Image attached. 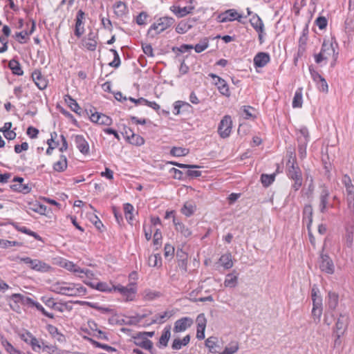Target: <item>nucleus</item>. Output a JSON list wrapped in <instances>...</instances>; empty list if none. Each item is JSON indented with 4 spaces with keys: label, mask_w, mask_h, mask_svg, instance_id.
<instances>
[{
    "label": "nucleus",
    "mask_w": 354,
    "mask_h": 354,
    "mask_svg": "<svg viewBox=\"0 0 354 354\" xmlns=\"http://www.w3.org/2000/svg\"><path fill=\"white\" fill-rule=\"evenodd\" d=\"M287 176L288 177L294 180L292 189L295 191L299 190L302 185V172L298 166L293 153H290L289 159L286 163Z\"/></svg>",
    "instance_id": "f257e3e1"
},
{
    "label": "nucleus",
    "mask_w": 354,
    "mask_h": 354,
    "mask_svg": "<svg viewBox=\"0 0 354 354\" xmlns=\"http://www.w3.org/2000/svg\"><path fill=\"white\" fill-rule=\"evenodd\" d=\"M174 22L175 20L172 17H160L150 26L147 31V35L151 38H153L158 34L161 33L164 30L171 27L174 24Z\"/></svg>",
    "instance_id": "f03ea898"
},
{
    "label": "nucleus",
    "mask_w": 354,
    "mask_h": 354,
    "mask_svg": "<svg viewBox=\"0 0 354 354\" xmlns=\"http://www.w3.org/2000/svg\"><path fill=\"white\" fill-rule=\"evenodd\" d=\"M330 56H333L335 59H336L337 53H335L332 41L324 40L322 44L321 52L315 56V62L319 64L324 60H327Z\"/></svg>",
    "instance_id": "7ed1b4c3"
},
{
    "label": "nucleus",
    "mask_w": 354,
    "mask_h": 354,
    "mask_svg": "<svg viewBox=\"0 0 354 354\" xmlns=\"http://www.w3.org/2000/svg\"><path fill=\"white\" fill-rule=\"evenodd\" d=\"M324 248L319 254V269L328 274H332L335 272V266L331 258L326 254L324 253Z\"/></svg>",
    "instance_id": "20e7f679"
},
{
    "label": "nucleus",
    "mask_w": 354,
    "mask_h": 354,
    "mask_svg": "<svg viewBox=\"0 0 354 354\" xmlns=\"http://www.w3.org/2000/svg\"><path fill=\"white\" fill-rule=\"evenodd\" d=\"M82 287L75 288L74 286H67L66 283H57L55 284V292L67 296H75L83 290Z\"/></svg>",
    "instance_id": "39448f33"
},
{
    "label": "nucleus",
    "mask_w": 354,
    "mask_h": 354,
    "mask_svg": "<svg viewBox=\"0 0 354 354\" xmlns=\"http://www.w3.org/2000/svg\"><path fill=\"white\" fill-rule=\"evenodd\" d=\"M232 121L231 117L225 115L220 122L218 128V133L222 138H227L232 130Z\"/></svg>",
    "instance_id": "423d86ee"
},
{
    "label": "nucleus",
    "mask_w": 354,
    "mask_h": 354,
    "mask_svg": "<svg viewBox=\"0 0 354 354\" xmlns=\"http://www.w3.org/2000/svg\"><path fill=\"white\" fill-rule=\"evenodd\" d=\"M348 323V315L346 313H341L336 322L334 333L338 334V336H342V335H344V332L347 329Z\"/></svg>",
    "instance_id": "0eeeda50"
},
{
    "label": "nucleus",
    "mask_w": 354,
    "mask_h": 354,
    "mask_svg": "<svg viewBox=\"0 0 354 354\" xmlns=\"http://www.w3.org/2000/svg\"><path fill=\"white\" fill-rule=\"evenodd\" d=\"M193 324V319L188 317H182L174 323V332L180 333L185 331Z\"/></svg>",
    "instance_id": "6e6552de"
},
{
    "label": "nucleus",
    "mask_w": 354,
    "mask_h": 354,
    "mask_svg": "<svg viewBox=\"0 0 354 354\" xmlns=\"http://www.w3.org/2000/svg\"><path fill=\"white\" fill-rule=\"evenodd\" d=\"M214 80H215V85L217 86L219 92L227 97H229L230 95V92L229 90V86L226 82L222 79L221 77H218V75L210 73L209 75Z\"/></svg>",
    "instance_id": "1a4fd4ad"
},
{
    "label": "nucleus",
    "mask_w": 354,
    "mask_h": 354,
    "mask_svg": "<svg viewBox=\"0 0 354 354\" xmlns=\"http://www.w3.org/2000/svg\"><path fill=\"white\" fill-rule=\"evenodd\" d=\"M24 180V178L21 177H15L13 178V182H15L16 184L10 185V188L13 191H17L23 194L30 193L32 187L29 184H23Z\"/></svg>",
    "instance_id": "9d476101"
},
{
    "label": "nucleus",
    "mask_w": 354,
    "mask_h": 354,
    "mask_svg": "<svg viewBox=\"0 0 354 354\" xmlns=\"http://www.w3.org/2000/svg\"><path fill=\"white\" fill-rule=\"evenodd\" d=\"M134 343L136 345L140 346L142 348L148 350L151 354H153V342L148 338L143 337L139 333L133 337Z\"/></svg>",
    "instance_id": "9b49d317"
},
{
    "label": "nucleus",
    "mask_w": 354,
    "mask_h": 354,
    "mask_svg": "<svg viewBox=\"0 0 354 354\" xmlns=\"http://www.w3.org/2000/svg\"><path fill=\"white\" fill-rule=\"evenodd\" d=\"M75 142L77 148L84 155H86L89 153V146L87 141L85 140L83 136L77 135L75 137Z\"/></svg>",
    "instance_id": "f8f14e48"
},
{
    "label": "nucleus",
    "mask_w": 354,
    "mask_h": 354,
    "mask_svg": "<svg viewBox=\"0 0 354 354\" xmlns=\"http://www.w3.org/2000/svg\"><path fill=\"white\" fill-rule=\"evenodd\" d=\"M32 77L33 81L37 87L43 90L46 88L48 82L44 77L41 75V71L36 70L32 73Z\"/></svg>",
    "instance_id": "ddd939ff"
},
{
    "label": "nucleus",
    "mask_w": 354,
    "mask_h": 354,
    "mask_svg": "<svg viewBox=\"0 0 354 354\" xmlns=\"http://www.w3.org/2000/svg\"><path fill=\"white\" fill-rule=\"evenodd\" d=\"M270 62V55L267 53H258L254 57V64L257 67H263Z\"/></svg>",
    "instance_id": "4468645a"
},
{
    "label": "nucleus",
    "mask_w": 354,
    "mask_h": 354,
    "mask_svg": "<svg viewBox=\"0 0 354 354\" xmlns=\"http://www.w3.org/2000/svg\"><path fill=\"white\" fill-rule=\"evenodd\" d=\"M147 315H148V314L145 313V314H142V315L136 314L134 316H126L125 317L126 319H122V322L124 324L129 325V326L137 325L138 323L140 322V321L142 319H143L144 318L147 317Z\"/></svg>",
    "instance_id": "2eb2a0df"
},
{
    "label": "nucleus",
    "mask_w": 354,
    "mask_h": 354,
    "mask_svg": "<svg viewBox=\"0 0 354 354\" xmlns=\"http://www.w3.org/2000/svg\"><path fill=\"white\" fill-rule=\"evenodd\" d=\"M194 9L192 6H185L181 8L180 6H173L170 8V10L178 17H183L187 14L190 13Z\"/></svg>",
    "instance_id": "dca6fc26"
},
{
    "label": "nucleus",
    "mask_w": 354,
    "mask_h": 354,
    "mask_svg": "<svg viewBox=\"0 0 354 354\" xmlns=\"http://www.w3.org/2000/svg\"><path fill=\"white\" fill-rule=\"evenodd\" d=\"M173 222L177 232H179L185 237H189L191 236L192 231L183 223L179 222L176 218H174Z\"/></svg>",
    "instance_id": "f3484780"
},
{
    "label": "nucleus",
    "mask_w": 354,
    "mask_h": 354,
    "mask_svg": "<svg viewBox=\"0 0 354 354\" xmlns=\"http://www.w3.org/2000/svg\"><path fill=\"white\" fill-rule=\"evenodd\" d=\"M30 268L37 271L48 272L50 270V266L38 259H32Z\"/></svg>",
    "instance_id": "a211bd4d"
},
{
    "label": "nucleus",
    "mask_w": 354,
    "mask_h": 354,
    "mask_svg": "<svg viewBox=\"0 0 354 354\" xmlns=\"http://www.w3.org/2000/svg\"><path fill=\"white\" fill-rule=\"evenodd\" d=\"M173 315L174 313L172 310H166L162 313L157 314L154 316L150 324H156L157 322L160 324L164 323L167 319L173 316Z\"/></svg>",
    "instance_id": "6ab92c4d"
},
{
    "label": "nucleus",
    "mask_w": 354,
    "mask_h": 354,
    "mask_svg": "<svg viewBox=\"0 0 354 354\" xmlns=\"http://www.w3.org/2000/svg\"><path fill=\"white\" fill-rule=\"evenodd\" d=\"M328 197L329 192L326 188L323 189L319 196V209L322 213L326 212Z\"/></svg>",
    "instance_id": "aec40b11"
},
{
    "label": "nucleus",
    "mask_w": 354,
    "mask_h": 354,
    "mask_svg": "<svg viewBox=\"0 0 354 354\" xmlns=\"http://www.w3.org/2000/svg\"><path fill=\"white\" fill-rule=\"evenodd\" d=\"M196 209V203L194 201H189L185 203L181 209V212L186 216H190L195 212Z\"/></svg>",
    "instance_id": "412c9836"
},
{
    "label": "nucleus",
    "mask_w": 354,
    "mask_h": 354,
    "mask_svg": "<svg viewBox=\"0 0 354 354\" xmlns=\"http://www.w3.org/2000/svg\"><path fill=\"white\" fill-rule=\"evenodd\" d=\"M342 183L346 188V196L354 194V185L348 175L345 174L343 176Z\"/></svg>",
    "instance_id": "4be33fe9"
},
{
    "label": "nucleus",
    "mask_w": 354,
    "mask_h": 354,
    "mask_svg": "<svg viewBox=\"0 0 354 354\" xmlns=\"http://www.w3.org/2000/svg\"><path fill=\"white\" fill-rule=\"evenodd\" d=\"M170 337H171V326H167L164 328L162 333L159 339L158 346L159 347H160V346H167V344H168V341L170 339Z\"/></svg>",
    "instance_id": "5701e85b"
},
{
    "label": "nucleus",
    "mask_w": 354,
    "mask_h": 354,
    "mask_svg": "<svg viewBox=\"0 0 354 354\" xmlns=\"http://www.w3.org/2000/svg\"><path fill=\"white\" fill-rule=\"evenodd\" d=\"M190 341V335H187L183 339L176 338L174 340L171 348L174 350H180L183 346H187Z\"/></svg>",
    "instance_id": "b1692460"
},
{
    "label": "nucleus",
    "mask_w": 354,
    "mask_h": 354,
    "mask_svg": "<svg viewBox=\"0 0 354 354\" xmlns=\"http://www.w3.org/2000/svg\"><path fill=\"white\" fill-rule=\"evenodd\" d=\"M237 15L238 12H236L234 10L231 9L221 14L218 17L220 19V21L223 23L234 20Z\"/></svg>",
    "instance_id": "393cba45"
},
{
    "label": "nucleus",
    "mask_w": 354,
    "mask_h": 354,
    "mask_svg": "<svg viewBox=\"0 0 354 354\" xmlns=\"http://www.w3.org/2000/svg\"><path fill=\"white\" fill-rule=\"evenodd\" d=\"M219 262L225 269L231 268L233 266L231 253L227 252L223 254L219 259Z\"/></svg>",
    "instance_id": "a878e982"
},
{
    "label": "nucleus",
    "mask_w": 354,
    "mask_h": 354,
    "mask_svg": "<svg viewBox=\"0 0 354 354\" xmlns=\"http://www.w3.org/2000/svg\"><path fill=\"white\" fill-rule=\"evenodd\" d=\"M252 26L256 31H264V24L261 19L257 15H254L250 20Z\"/></svg>",
    "instance_id": "bb28decb"
},
{
    "label": "nucleus",
    "mask_w": 354,
    "mask_h": 354,
    "mask_svg": "<svg viewBox=\"0 0 354 354\" xmlns=\"http://www.w3.org/2000/svg\"><path fill=\"white\" fill-rule=\"evenodd\" d=\"M127 6L125 3L118 1L114 5V12L118 17H122L127 12Z\"/></svg>",
    "instance_id": "cd10ccee"
},
{
    "label": "nucleus",
    "mask_w": 354,
    "mask_h": 354,
    "mask_svg": "<svg viewBox=\"0 0 354 354\" xmlns=\"http://www.w3.org/2000/svg\"><path fill=\"white\" fill-rule=\"evenodd\" d=\"M328 305L330 310H335L338 304L339 295L335 292H329L328 295Z\"/></svg>",
    "instance_id": "c85d7f7f"
},
{
    "label": "nucleus",
    "mask_w": 354,
    "mask_h": 354,
    "mask_svg": "<svg viewBox=\"0 0 354 354\" xmlns=\"http://www.w3.org/2000/svg\"><path fill=\"white\" fill-rule=\"evenodd\" d=\"M114 290L119 291L124 296H127L129 298L131 295L136 292V289L133 287H124L122 286H117L113 287Z\"/></svg>",
    "instance_id": "c756f323"
},
{
    "label": "nucleus",
    "mask_w": 354,
    "mask_h": 354,
    "mask_svg": "<svg viewBox=\"0 0 354 354\" xmlns=\"http://www.w3.org/2000/svg\"><path fill=\"white\" fill-rule=\"evenodd\" d=\"M303 100H302V88H299L293 97L292 100V107L293 108H301L302 106Z\"/></svg>",
    "instance_id": "7c9ffc66"
},
{
    "label": "nucleus",
    "mask_w": 354,
    "mask_h": 354,
    "mask_svg": "<svg viewBox=\"0 0 354 354\" xmlns=\"http://www.w3.org/2000/svg\"><path fill=\"white\" fill-rule=\"evenodd\" d=\"M90 286L101 292H111L114 287L113 285H109L105 282H98L96 284L91 283Z\"/></svg>",
    "instance_id": "2f4dec72"
},
{
    "label": "nucleus",
    "mask_w": 354,
    "mask_h": 354,
    "mask_svg": "<svg viewBox=\"0 0 354 354\" xmlns=\"http://www.w3.org/2000/svg\"><path fill=\"white\" fill-rule=\"evenodd\" d=\"M64 100L73 111L75 112L79 115L80 114V113L78 111L80 110L81 109L77 103V102L73 98H72L71 96H70L69 95H65Z\"/></svg>",
    "instance_id": "473e14b6"
},
{
    "label": "nucleus",
    "mask_w": 354,
    "mask_h": 354,
    "mask_svg": "<svg viewBox=\"0 0 354 354\" xmlns=\"http://www.w3.org/2000/svg\"><path fill=\"white\" fill-rule=\"evenodd\" d=\"M65 267L68 270H69L71 271H73L74 272H76V273H79V272L80 273H84L87 277H88L90 274H92L91 271H90L88 270H82L80 268L77 267V266L73 264L72 262L66 263Z\"/></svg>",
    "instance_id": "72a5a7b5"
},
{
    "label": "nucleus",
    "mask_w": 354,
    "mask_h": 354,
    "mask_svg": "<svg viewBox=\"0 0 354 354\" xmlns=\"http://www.w3.org/2000/svg\"><path fill=\"white\" fill-rule=\"evenodd\" d=\"M238 277L233 274H228L224 281L225 287L234 288L237 285Z\"/></svg>",
    "instance_id": "f704fd0d"
},
{
    "label": "nucleus",
    "mask_w": 354,
    "mask_h": 354,
    "mask_svg": "<svg viewBox=\"0 0 354 354\" xmlns=\"http://www.w3.org/2000/svg\"><path fill=\"white\" fill-rule=\"evenodd\" d=\"M67 167V160L66 156H62L59 160L54 164L53 168L57 171H63Z\"/></svg>",
    "instance_id": "c9c22d12"
},
{
    "label": "nucleus",
    "mask_w": 354,
    "mask_h": 354,
    "mask_svg": "<svg viewBox=\"0 0 354 354\" xmlns=\"http://www.w3.org/2000/svg\"><path fill=\"white\" fill-rule=\"evenodd\" d=\"M8 66L14 74L17 75H23L24 72L20 66L19 63L15 59L10 60Z\"/></svg>",
    "instance_id": "e433bc0d"
},
{
    "label": "nucleus",
    "mask_w": 354,
    "mask_h": 354,
    "mask_svg": "<svg viewBox=\"0 0 354 354\" xmlns=\"http://www.w3.org/2000/svg\"><path fill=\"white\" fill-rule=\"evenodd\" d=\"M134 210L133 206L127 203L124 205V212L127 221L131 223L133 221V211Z\"/></svg>",
    "instance_id": "4c0bfd02"
},
{
    "label": "nucleus",
    "mask_w": 354,
    "mask_h": 354,
    "mask_svg": "<svg viewBox=\"0 0 354 354\" xmlns=\"http://www.w3.org/2000/svg\"><path fill=\"white\" fill-rule=\"evenodd\" d=\"M128 141L136 146H141L145 143L144 138L138 134L132 133Z\"/></svg>",
    "instance_id": "58836bf2"
},
{
    "label": "nucleus",
    "mask_w": 354,
    "mask_h": 354,
    "mask_svg": "<svg viewBox=\"0 0 354 354\" xmlns=\"http://www.w3.org/2000/svg\"><path fill=\"white\" fill-rule=\"evenodd\" d=\"M238 350L239 343L237 342H232L220 354H234Z\"/></svg>",
    "instance_id": "ea45409f"
},
{
    "label": "nucleus",
    "mask_w": 354,
    "mask_h": 354,
    "mask_svg": "<svg viewBox=\"0 0 354 354\" xmlns=\"http://www.w3.org/2000/svg\"><path fill=\"white\" fill-rule=\"evenodd\" d=\"M188 153L189 149L176 147H174L170 151L171 155L177 157L185 156L188 154Z\"/></svg>",
    "instance_id": "a19ab883"
},
{
    "label": "nucleus",
    "mask_w": 354,
    "mask_h": 354,
    "mask_svg": "<svg viewBox=\"0 0 354 354\" xmlns=\"http://www.w3.org/2000/svg\"><path fill=\"white\" fill-rule=\"evenodd\" d=\"M30 207H29L30 209L32 211L39 213L40 214H45L46 211V206L44 205H41L39 203H35L32 204H30Z\"/></svg>",
    "instance_id": "79ce46f5"
},
{
    "label": "nucleus",
    "mask_w": 354,
    "mask_h": 354,
    "mask_svg": "<svg viewBox=\"0 0 354 354\" xmlns=\"http://www.w3.org/2000/svg\"><path fill=\"white\" fill-rule=\"evenodd\" d=\"M304 217L308 218V224L307 225L308 230H309V225L313 222V207L310 205H306L304 208Z\"/></svg>",
    "instance_id": "37998d69"
},
{
    "label": "nucleus",
    "mask_w": 354,
    "mask_h": 354,
    "mask_svg": "<svg viewBox=\"0 0 354 354\" xmlns=\"http://www.w3.org/2000/svg\"><path fill=\"white\" fill-rule=\"evenodd\" d=\"M274 174L270 175L263 174L261 176V180L264 186L268 187L273 183V181L274 180Z\"/></svg>",
    "instance_id": "c03bdc74"
},
{
    "label": "nucleus",
    "mask_w": 354,
    "mask_h": 354,
    "mask_svg": "<svg viewBox=\"0 0 354 354\" xmlns=\"http://www.w3.org/2000/svg\"><path fill=\"white\" fill-rule=\"evenodd\" d=\"M97 41L93 39H86L83 40L84 46L88 50L94 51L96 49Z\"/></svg>",
    "instance_id": "a18cd8bd"
},
{
    "label": "nucleus",
    "mask_w": 354,
    "mask_h": 354,
    "mask_svg": "<svg viewBox=\"0 0 354 354\" xmlns=\"http://www.w3.org/2000/svg\"><path fill=\"white\" fill-rule=\"evenodd\" d=\"M205 346L209 348V352L212 353H216L215 347L216 346V338L210 337L205 340Z\"/></svg>",
    "instance_id": "49530a36"
},
{
    "label": "nucleus",
    "mask_w": 354,
    "mask_h": 354,
    "mask_svg": "<svg viewBox=\"0 0 354 354\" xmlns=\"http://www.w3.org/2000/svg\"><path fill=\"white\" fill-rule=\"evenodd\" d=\"M208 46L209 41L207 38H204L201 41L199 44H197L195 46H194V48L196 53H200L207 48Z\"/></svg>",
    "instance_id": "de8ad7c7"
},
{
    "label": "nucleus",
    "mask_w": 354,
    "mask_h": 354,
    "mask_svg": "<svg viewBox=\"0 0 354 354\" xmlns=\"http://www.w3.org/2000/svg\"><path fill=\"white\" fill-rule=\"evenodd\" d=\"M2 346L6 349V351L9 353L10 354H20V352L17 350H16L13 346L8 342L6 339H3L2 342Z\"/></svg>",
    "instance_id": "09e8293b"
},
{
    "label": "nucleus",
    "mask_w": 354,
    "mask_h": 354,
    "mask_svg": "<svg viewBox=\"0 0 354 354\" xmlns=\"http://www.w3.org/2000/svg\"><path fill=\"white\" fill-rule=\"evenodd\" d=\"M110 51L113 53L114 58L113 60L109 63V66L115 68L119 67L120 65V58L119 56V54L118 53L117 50L115 49H110Z\"/></svg>",
    "instance_id": "8fccbe9b"
},
{
    "label": "nucleus",
    "mask_w": 354,
    "mask_h": 354,
    "mask_svg": "<svg viewBox=\"0 0 354 354\" xmlns=\"http://www.w3.org/2000/svg\"><path fill=\"white\" fill-rule=\"evenodd\" d=\"M149 15L146 12H141L136 19V24L139 26H143L146 24L147 19L148 18Z\"/></svg>",
    "instance_id": "3c124183"
},
{
    "label": "nucleus",
    "mask_w": 354,
    "mask_h": 354,
    "mask_svg": "<svg viewBox=\"0 0 354 354\" xmlns=\"http://www.w3.org/2000/svg\"><path fill=\"white\" fill-rule=\"evenodd\" d=\"M197 328H205L207 319L204 313L199 314L196 317Z\"/></svg>",
    "instance_id": "603ef678"
},
{
    "label": "nucleus",
    "mask_w": 354,
    "mask_h": 354,
    "mask_svg": "<svg viewBox=\"0 0 354 354\" xmlns=\"http://www.w3.org/2000/svg\"><path fill=\"white\" fill-rule=\"evenodd\" d=\"M149 265L156 267L161 265V259L157 254L151 255L149 257Z\"/></svg>",
    "instance_id": "864d4df0"
},
{
    "label": "nucleus",
    "mask_w": 354,
    "mask_h": 354,
    "mask_svg": "<svg viewBox=\"0 0 354 354\" xmlns=\"http://www.w3.org/2000/svg\"><path fill=\"white\" fill-rule=\"evenodd\" d=\"M194 46L191 44H183L180 47H173L172 51L173 52H179V53H185L188 51L189 50L193 49Z\"/></svg>",
    "instance_id": "5fc2aeb1"
},
{
    "label": "nucleus",
    "mask_w": 354,
    "mask_h": 354,
    "mask_svg": "<svg viewBox=\"0 0 354 354\" xmlns=\"http://www.w3.org/2000/svg\"><path fill=\"white\" fill-rule=\"evenodd\" d=\"M41 301L49 308H56V302L52 297H42Z\"/></svg>",
    "instance_id": "6e6d98bb"
},
{
    "label": "nucleus",
    "mask_w": 354,
    "mask_h": 354,
    "mask_svg": "<svg viewBox=\"0 0 354 354\" xmlns=\"http://www.w3.org/2000/svg\"><path fill=\"white\" fill-rule=\"evenodd\" d=\"M41 350L44 352L48 353L50 354H54L57 351V348L53 345H46L44 342H41Z\"/></svg>",
    "instance_id": "4d7b16f0"
},
{
    "label": "nucleus",
    "mask_w": 354,
    "mask_h": 354,
    "mask_svg": "<svg viewBox=\"0 0 354 354\" xmlns=\"http://www.w3.org/2000/svg\"><path fill=\"white\" fill-rule=\"evenodd\" d=\"M20 337L23 341H24L28 344H30L31 341H35V337L29 332H25L24 333H21L20 335Z\"/></svg>",
    "instance_id": "13d9d810"
},
{
    "label": "nucleus",
    "mask_w": 354,
    "mask_h": 354,
    "mask_svg": "<svg viewBox=\"0 0 354 354\" xmlns=\"http://www.w3.org/2000/svg\"><path fill=\"white\" fill-rule=\"evenodd\" d=\"M316 25L319 29L323 30L327 26V19L325 17H319L315 21Z\"/></svg>",
    "instance_id": "bf43d9fd"
},
{
    "label": "nucleus",
    "mask_w": 354,
    "mask_h": 354,
    "mask_svg": "<svg viewBox=\"0 0 354 354\" xmlns=\"http://www.w3.org/2000/svg\"><path fill=\"white\" fill-rule=\"evenodd\" d=\"M98 124L102 125L109 126L112 124V119L110 117L101 113L100 119Z\"/></svg>",
    "instance_id": "052dcab7"
},
{
    "label": "nucleus",
    "mask_w": 354,
    "mask_h": 354,
    "mask_svg": "<svg viewBox=\"0 0 354 354\" xmlns=\"http://www.w3.org/2000/svg\"><path fill=\"white\" fill-rule=\"evenodd\" d=\"M85 17V13L83 10H80L76 16L75 26H83V19Z\"/></svg>",
    "instance_id": "680f3d73"
},
{
    "label": "nucleus",
    "mask_w": 354,
    "mask_h": 354,
    "mask_svg": "<svg viewBox=\"0 0 354 354\" xmlns=\"http://www.w3.org/2000/svg\"><path fill=\"white\" fill-rule=\"evenodd\" d=\"M318 84V88L319 91L327 93L328 91V84L326 81V80L322 77L319 81L317 82Z\"/></svg>",
    "instance_id": "e2e57ef3"
},
{
    "label": "nucleus",
    "mask_w": 354,
    "mask_h": 354,
    "mask_svg": "<svg viewBox=\"0 0 354 354\" xmlns=\"http://www.w3.org/2000/svg\"><path fill=\"white\" fill-rule=\"evenodd\" d=\"M41 342L35 338V341H31L30 345L31 346L33 351L35 352H39L41 350Z\"/></svg>",
    "instance_id": "0e129e2a"
},
{
    "label": "nucleus",
    "mask_w": 354,
    "mask_h": 354,
    "mask_svg": "<svg viewBox=\"0 0 354 354\" xmlns=\"http://www.w3.org/2000/svg\"><path fill=\"white\" fill-rule=\"evenodd\" d=\"M174 247L172 246L170 244H166L165 245V248H164V255L165 257H168L169 256H173L174 254Z\"/></svg>",
    "instance_id": "69168bd1"
},
{
    "label": "nucleus",
    "mask_w": 354,
    "mask_h": 354,
    "mask_svg": "<svg viewBox=\"0 0 354 354\" xmlns=\"http://www.w3.org/2000/svg\"><path fill=\"white\" fill-rule=\"evenodd\" d=\"M28 149V144L26 142H22L21 145H16L15 146V151L17 153H20L22 151H26Z\"/></svg>",
    "instance_id": "338daca9"
},
{
    "label": "nucleus",
    "mask_w": 354,
    "mask_h": 354,
    "mask_svg": "<svg viewBox=\"0 0 354 354\" xmlns=\"http://www.w3.org/2000/svg\"><path fill=\"white\" fill-rule=\"evenodd\" d=\"M27 134L31 138H36L39 133V130L35 127H29L27 129Z\"/></svg>",
    "instance_id": "774afa93"
}]
</instances>
